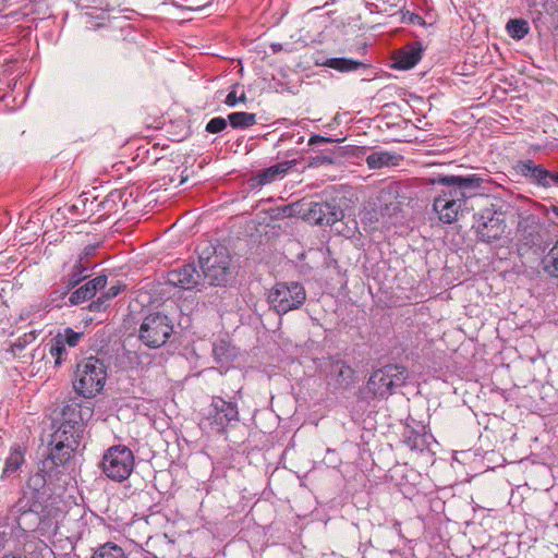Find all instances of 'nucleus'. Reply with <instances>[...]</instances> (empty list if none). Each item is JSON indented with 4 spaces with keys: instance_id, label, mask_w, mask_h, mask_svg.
<instances>
[{
    "instance_id": "f257e3e1",
    "label": "nucleus",
    "mask_w": 558,
    "mask_h": 558,
    "mask_svg": "<svg viewBox=\"0 0 558 558\" xmlns=\"http://www.w3.org/2000/svg\"><path fill=\"white\" fill-rule=\"evenodd\" d=\"M430 184L442 185L438 195L434 198L433 208L441 222L450 225L458 220L466 208V202L485 182L477 174L470 175H444L437 174L427 179Z\"/></svg>"
},
{
    "instance_id": "f03ea898",
    "label": "nucleus",
    "mask_w": 558,
    "mask_h": 558,
    "mask_svg": "<svg viewBox=\"0 0 558 558\" xmlns=\"http://www.w3.org/2000/svg\"><path fill=\"white\" fill-rule=\"evenodd\" d=\"M408 378V371L398 364H387L375 369L366 381L362 393L365 399H385L393 393L395 389L403 386Z\"/></svg>"
},
{
    "instance_id": "7ed1b4c3",
    "label": "nucleus",
    "mask_w": 558,
    "mask_h": 558,
    "mask_svg": "<svg viewBox=\"0 0 558 558\" xmlns=\"http://www.w3.org/2000/svg\"><path fill=\"white\" fill-rule=\"evenodd\" d=\"M106 379V365L90 356L77 363L73 387L80 396L92 398L102 390Z\"/></svg>"
},
{
    "instance_id": "20e7f679",
    "label": "nucleus",
    "mask_w": 558,
    "mask_h": 558,
    "mask_svg": "<svg viewBox=\"0 0 558 558\" xmlns=\"http://www.w3.org/2000/svg\"><path fill=\"white\" fill-rule=\"evenodd\" d=\"M240 420L238 404L221 397H213L210 404L204 410L199 425L218 434L233 426Z\"/></svg>"
},
{
    "instance_id": "39448f33",
    "label": "nucleus",
    "mask_w": 558,
    "mask_h": 558,
    "mask_svg": "<svg viewBox=\"0 0 558 558\" xmlns=\"http://www.w3.org/2000/svg\"><path fill=\"white\" fill-rule=\"evenodd\" d=\"M542 216L543 207L536 204H533L530 209L519 211L515 230L519 250L541 246L544 231Z\"/></svg>"
},
{
    "instance_id": "423d86ee",
    "label": "nucleus",
    "mask_w": 558,
    "mask_h": 558,
    "mask_svg": "<svg viewBox=\"0 0 558 558\" xmlns=\"http://www.w3.org/2000/svg\"><path fill=\"white\" fill-rule=\"evenodd\" d=\"M134 465L133 451L124 445L108 448L100 463L102 473L114 482L128 480L134 470Z\"/></svg>"
},
{
    "instance_id": "0eeeda50",
    "label": "nucleus",
    "mask_w": 558,
    "mask_h": 558,
    "mask_svg": "<svg viewBox=\"0 0 558 558\" xmlns=\"http://www.w3.org/2000/svg\"><path fill=\"white\" fill-rule=\"evenodd\" d=\"M474 228L480 241L485 243L498 241L507 229L506 215L495 205L485 207L475 216Z\"/></svg>"
},
{
    "instance_id": "6e6552de",
    "label": "nucleus",
    "mask_w": 558,
    "mask_h": 558,
    "mask_svg": "<svg viewBox=\"0 0 558 558\" xmlns=\"http://www.w3.org/2000/svg\"><path fill=\"white\" fill-rule=\"evenodd\" d=\"M305 300V289L298 282L276 283L268 294V302L278 314L301 307Z\"/></svg>"
},
{
    "instance_id": "1a4fd4ad",
    "label": "nucleus",
    "mask_w": 558,
    "mask_h": 558,
    "mask_svg": "<svg viewBox=\"0 0 558 558\" xmlns=\"http://www.w3.org/2000/svg\"><path fill=\"white\" fill-rule=\"evenodd\" d=\"M173 331L168 316L155 313L146 316L140 327V340L150 349H159L166 344Z\"/></svg>"
},
{
    "instance_id": "9d476101",
    "label": "nucleus",
    "mask_w": 558,
    "mask_h": 558,
    "mask_svg": "<svg viewBox=\"0 0 558 558\" xmlns=\"http://www.w3.org/2000/svg\"><path fill=\"white\" fill-rule=\"evenodd\" d=\"M84 432V423L81 410L76 407H66L62 412L60 426L51 435L54 441L65 442L77 449L80 439Z\"/></svg>"
},
{
    "instance_id": "9b49d317",
    "label": "nucleus",
    "mask_w": 558,
    "mask_h": 558,
    "mask_svg": "<svg viewBox=\"0 0 558 558\" xmlns=\"http://www.w3.org/2000/svg\"><path fill=\"white\" fill-rule=\"evenodd\" d=\"M303 206L306 208L300 209L299 213H302L304 220L314 225L332 226L343 216L337 206L325 202H310Z\"/></svg>"
},
{
    "instance_id": "f8f14e48",
    "label": "nucleus",
    "mask_w": 558,
    "mask_h": 558,
    "mask_svg": "<svg viewBox=\"0 0 558 558\" xmlns=\"http://www.w3.org/2000/svg\"><path fill=\"white\" fill-rule=\"evenodd\" d=\"M202 267L210 284L221 286L227 281L230 271V257L225 248L216 250L205 259Z\"/></svg>"
},
{
    "instance_id": "ddd939ff",
    "label": "nucleus",
    "mask_w": 558,
    "mask_h": 558,
    "mask_svg": "<svg viewBox=\"0 0 558 558\" xmlns=\"http://www.w3.org/2000/svg\"><path fill=\"white\" fill-rule=\"evenodd\" d=\"M201 274L194 265H184L179 269L171 270L168 274V282L174 287L185 290L193 289L197 286Z\"/></svg>"
},
{
    "instance_id": "4468645a",
    "label": "nucleus",
    "mask_w": 558,
    "mask_h": 558,
    "mask_svg": "<svg viewBox=\"0 0 558 558\" xmlns=\"http://www.w3.org/2000/svg\"><path fill=\"white\" fill-rule=\"evenodd\" d=\"M514 170L524 178L533 180L543 187L550 186V182L547 181L548 170L539 165H535L530 159L518 161Z\"/></svg>"
},
{
    "instance_id": "2eb2a0df",
    "label": "nucleus",
    "mask_w": 558,
    "mask_h": 558,
    "mask_svg": "<svg viewBox=\"0 0 558 558\" xmlns=\"http://www.w3.org/2000/svg\"><path fill=\"white\" fill-rule=\"evenodd\" d=\"M24 456L25 450H23L21 446H14L10 449V453L5 458L4 466L0 475L2 481L17 475L25 462Z\"/></svg>"
},
{
    "instance_id": "dca6fc26",
    "label": "nucleus",
    "mask_w": 558,
    "mask_h": 558,
    "mask_svg": "<svg viewBox=\"0 0 558 558\" xmlns=\"http://www.w3.org/2000/svg\"><path fill=\"white\" fill-rule=\"evenodd\" d=\"M295 165V161H282L268 167L260 171L257 175L258 183L262 185L269 184L276 180L282 179L287 172Z\"/></svg>"
},
{
    "instance_id": "f3484780",
    "label": "nucleus",
    "mask_w": 558,
    "mask_h": 558,
    "mask_svg": "<svg viewBox=\"0 0 558 558\" xmlns=\"http://www.w3.org/2000/svg\"><path fill=\"white\" fill-rule=\"evenodd\" d=\"M75 450L76 448L69 446V444L63 441L62 444H59L58 441H54V438L51 437L49 459L56 466L64 465L70 461Z\"/></svg>"
},
{
    "instance_id": "a211bd4d",
    "label": "nucleus",
    "mask_w": 558,
    "mask_h": 558,
    "mask_svg": "<svg viewBox=\"0 0 558 558\" xmlns=\"http://www.w3.org/2000/svg\"><path fill=\"white\" fill-rule=\"evenodd\" d=\"M330 375L342 387H348L354 380L355 371L343 361H335L330 364Z\"/></svg>"
},
{
    "instance_id": "6ab92c4d",
    "label": "nucleus",
    "mask_w": 558,
    "mask_h": 558,
    "mask_svg": "<svg viewBox=\"0 0 558 558\" xmlns=\"http://www.w3.org/2000/svg\"><path fill=\"white\" fill-rule=\"evenodd\" d=\"M421 60V49L416 47H405L398 51L395 58V65L401 70L413 68Z\"/></svg>"
},
{
    "instance_id": "aec40b11",
    "label": "nucleus",
    "mask_w": 558,
    "mask_h": 558,
    "mask_svg": "<svg viewBox=\"0 0 558 558\" xmlns=\"http://www.w3.org/2000/svg\"><path fill=\"white\" fill-rule=\"evenodd\" d=\"M400 159L399 155L387 151H375L366 157V163L371 169L396 166Z\"/></svg>"
},
{
    "instance_id": "412c9836",
    "label": "nucleus",
    "mask_w": 558,
    "mask_h": 558,
    "mask_svg": "<svg viewBox=\"0 0 558 558\" xmlns=\"http://www.w3.org/2000/svg\"><path fill=\"white\" fill-rule=\"evenodd\" d=\"M324 65L339 72H352L366 66L363 62L347 58H330L324 62Z\"/></svg>"
},
{
    "instance_id": "4be33fe9",
    "label": "nucleus",
    "mask_w": 558,
    "mask_h": 558,
    "mask_svg": "<svg viewBox=\"0 0 558 558\" xmlns=\"http://www.w3.org/2000/svg\"><path fill=\"white\" fill-rule=\"evenodd\" d=\"M83 332H76L72 328H65L63 332H59L54 338V344L51 349H64L65 345L71 348L76 347Z\"/></svg>"
},
{
    "instance_id": "5701e85b",
    "label": "nucleus",
    "mask_w": 558,
    "mask_h": 558,
    "mask_svg": "<svg viewBox=\"0 0 558 558\" xmlns=\"http://www.w3.org/2000/svg\"><path fill=\"white\" fill-rule=\"evenodd\" d=\"M90 558H128L123 548L112 542H107L94 549Z\"/></svg>"
},
{
    "instance_id": "b1692460",
    "label": "nucleus",
    "mask_w": 558,
    "mask_h": 558,
    "mask_svg": "<svg viewBox=\"0 0 558 558\" xmlns=\"http://www.w3.org/2000/svg\"><path fill=\"white\" fill-rule=\"evenodd\" d=\"M228 121L233 129L245 130L256 124V114L238 111L228 116Z\"/></svg>"
},
{
    "instance_id": "393cba45",
    "label": "nucleus",
    "mask_w": 558,
    "mask_h": 558,
    "mask_svg": "<svg viewBox=\"0 0 558 558\" xmlns=\"http://www.w3.org/2000/svg\"><path fill=\"white\" fill-rule=\"evenodd\" d=\"M125 289L124 284H116L110 287L102 295H100L96 301H94L89 307L93 311H101L108 306V302L119 295Z\"/></svg>"
},
{
    "instance_id": "a878e982",
    "label": "nucleus",
    "mask_w": 558,
    "mask_h": 558,
    "mask_svg": "<svg viewBox=\"0 0 558 558\" xmlns=\"http://www.w3.org/2000/svg\"><path fill=\"white\" fill-rule=\"evenodd\" d=\"M543 268L546 274L551 277L558 278V241L544 256Z\"/></svg>"
},
{
    "instance_id": "bb28decb",
    "label": "nucleus",
    "mask_w": 558,
    "mask_h": 558,
    "mask_svg": "<svg viewBox=\"0 0 558 558\" xmlns=\"http://www.w3.org/2000/svg\"><path fill=\"white\" fill-rule=\"evenodd\" d=\"M405 444L411 450L423 451L428 444V435L421 434L414 429H409L405 433Z\"/></svg>"
},
{
    "instance_id": "cd10ccee",
    "label": "nucleus",
    "mask_w": 558,
    "mask_h": 558,
    "mask_svg": "<svg viewBox=\"0 0 558 558\" xmlns=\"http://www.w3.org/2000/svg\"><path fill=\"white\" fill-rule=\"evenodd\" d=\"M507 32L509 34L510 37H512L513 39H522L524 38L527 33H529V23L524 20H520V19H514V20H510L508 23H507Z\"/></svg>"
},
{
    "instance_id": "c85d7f7f",
    "label": "nucleus",
    "mask_w": 558,
    "mask_h": 558,
    "mask_svg": "<svg viewBox=\"0 0 558 558\" xmlns=\"http://www.w3.org/2000/svg\"><path fill=\"white\" fill-rule=\"evenodd\" d=\"M14 512L15 513H20L21 517L19 518L17 520V524L20 527H22L23 530H25L23 527V523H22V519L23 517H26V515H29V517H33L36 521L39 520V517H38V513L36 511L33 510L31 504H29V500L26 499L25 497L21 498L14 506Z\"/></svg>"
},
{
    "instance_id": "c756f323",
    "label": "nucleus",
    "mask_w": 558,
    "mask_h": 558,
    "mask_svg": "<svg viewBox=\"0 0 558 558\" xmlns=\"http://www.w3.org/2000/svg\"><path fill=\"white\" fill-rule=\"evenodd\" d=\"M95 295L88 283L86 282L82 287L77 288L75 291H73L69 298L71 304L77 305L86 300L92 299Z\"/></svg>"
},
{
    "instance_id": "7c9ffc66",
    "label": "nucleus",
    "mask_w": 558,
    "mask_h": 558,
    "mask_svg": "<svg viewBox=\"0 0 558 558\" xmlns=\"http://www.w3.org/2000/svg\"><path fill=\"white\" fill-rule=\"evenodd\" d=\"M87 267L83 266L81 262L76 263L73 266L72 272L69 278L68 286L74 288L77 286L84 278H86Z\"/></svg>"
},
{
    "instance_id": "2f4dec72",
    "label": "nucleus",
    "mask_w": 558,
    "mask_h": 558,
    "mask_svg": "<svg viewBox=\"0 0 558 558\" xmlns=\"http://www.w3.org/2000/svg\"><path fill=\"white\" fill-rule=\"evenodd\" d=\"M228 120L222 117H215L208 121L206 124V132L210 134H216L223 131L227 128Z\"/></svg>"
},
{
    "instance_id": "473e14b6",
    "label": "nucleus",
    "mask_w": 558,
    "mask_h": 558,
    "mask_svg": "<svg viewBox=\"0 0 558 558\" xmlns=\"http://www.w3.org/2000/svg\"><path fill=\"white\" fill-rule=\"evenodd\" d=\"M140 351H135V350H132V351H124V354L123 356L125 359H128L129 361H133V360H140V359H144L145 361L141 360L137 365L140 364H149L150 363V356L147 352H143L141 355L138 354Z\"/></svg>"
},
{
    "instance_id": "72a5a7b5",
    "label": "nucleus",
    "mask_w": 558,
    "mask_h": 558,
    "mask_svg": "<svg viewBox=\"0 0 558 558\" xmlns=\"http://www.w3.org/2000/svg\"><path fill=\"white\" fill-rule=\"evenodd\" d=\"M246 101V95L244 92L241 93L240 96L236 95V90L233 88L226 97L225 104L229 107H234L239 102H245Z\"/></svg>"
},
{
    "instance_id": "f704fd0d",
    "label": "nucleus",
    "mask_w": 558,
    "mask_h": 558,
    "mask_svg": "<svg viewBox=\"0 0 558 558\" xmlns=\"http://www.w3.org/2000/svg\"><path fill=\"white\" fill-rule=\"evenodd\" d=\"M87 283L90 287V289L93 290V292L96 294V292L98 290H101L106 287L107 277L104 275L97 276L94 279L89 280Z\"/></svg>"
},
{
    "instance_id": "c9c22d12",
    "label": "nucleus",
    "mask_w": 558,
    "mask_h": 558,
    "mask_svg": "<svg viewBox=\"0 0 558 558\" xmlns=\"http://www.w3.org/2000/svg\"><path fill=\"white\" fill-rule=\"evenodd\" d=\"M52 357H54L56 366L61 365L62 361L66 359L68 351H50Z\"/></svg>"
},
{
    "instance_id": "e433bc0d",
    "label": "nucleus",
    "mask_w": 558,
    "mask_h": 558,
    "mask_svg": "<svg viewBox=\"0 0 558 558\" xmlns=\"http://www.w3.org/2000/svg\"><path fill=\"white\" fill-rule=\"evenodd\" d=\"M331 140L328 138V137H324V136H320V135H313L310 137V141H308V145H315V144H319V143H327V142H330Z\"/></svg>"
},
{
    "instance_id": "4c0bfd02",
    "label": "nucleus",
    "mask_w": 558,
    "mask_h": 558,
    "mask_svg": "<svg viewBox=\"0 0 558 558\" xmlns=\"http://www.w3.org/2000/svg\"><path fill=\"white\" fill-rule=\"evenodd\" d=\"M409 20H410V22H411L412 24H417V25H424V24H425L424 19H423L421 15L415 14V13H412V14L410 15V19H409Z\"/></svg>"
},
{
    "instance_id": "58836bf2",
    "label": "nucleus",
    "mask_w": 558,
    "mask_h": 558,
    "mask_svg": "<svg viewBox=\"0 0 558 558\" xmlns=\"http://www.w3.org/2000/svg\"><path fill=\"white\" fill-rule=\"evenodd\" d=\"M547 181L551 184L558 185V172L548 171Z\"/></svg>"
},
{
    "instance_id": "ea45409f",
    "label": "nucleus",
    "mask_w": 558,
    "mask_h": 558,
    "mask_svg": "<svg viewBox=\"0 0 558 558\" xmlns=\"http://www.w3.org/2000/svg\"><path fill=\"white\" fill-rule=\"evenodd\" d=\"M2 558H27L25 555H21V554H10V555H4Z\"/></svg>"
},
{
    "instance_id": "a19ab883",
    "label": "nucleus",
    "mask_w": 558,
    "mask_h": 558,
    "mask_svg": "<svg viewBox=\"0 0 558 558\" xmlns=\"http://www.w3.org/2000/svg\"><path fill=\"white\" fill-rule=\"evenodd\" d=\"M4 543H5V534L0 533V548H2L4 546Z\"/></svg>"
},
{
    "instance_id": "79ce46f5",
    "label": "nucleus",
    "mask_w": 558,
    "mask_h": 558,
    "mask_svg": "<svg viewBox=\"0 0 558 558\" xmlns=\"http://www.w3.org/2000/svg\"><path fill=\"white\" fill-rule=\"evenodd\" d=\"M551 211L555 214V216L558 218V207L551 206Z\"/></svg>"
},
{
    "instance_id": "37998d69",
    "label": "nucleus",
    "mask_w": 558,
    "mask_h": 558,
    "mask_svg": "<svg viewBox=\"0 0 558 558\" xmlns=\"http://www.w3.org/2000/svg\"><path fill=\"white\" fill-rule=\"evenodd\" d=\"M39 546L40 547H45V548L47 547V545L44 542H41V541L39 542Z\"/></svg>"
},
{
    "instance_id": "c03bdc74",
    "label": "nucleus",
    "mask_w": 558,
    "mask_h": 558,
    "mask_svg": "<svg viewBox=\"0 0 558 558\" xmlns=\"http://www.w3.org/2000/svg\"><path fill=\"white\" fill-rule=\"evenodd\" d=\"M217 352H218V351L213 350V353H214V355L216 356V360H219V359H218V356H217Z\"/></svg>"
}]
</instances>
